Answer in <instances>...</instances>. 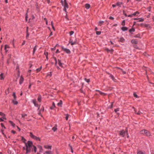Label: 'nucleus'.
<instances>
[{"instance_id": "nucleus-30", "label": "nucleus", "mask_w": 154, "mask_h": 154, "mask_svg": "<svg viewBox=\"0 0 154 154\" xmlns=\"http://www.w3.org/2000/svg\"><path fill=\"white\" fill-rule=\"evenodd\" d=\"M13 96L14 97V99H15V100H16L17 97L15 92H13Z\"/></svg>"}, {"instance_id": "nucleus-11", "label": "nucleus", "mask_w": 154, "mask_h": 154, "mask_svg": "<svg viewBox=\"0 0 154 154\" xmlns=\"http://www.w3.org/2000/svg\"><path fill=\"white\" fill-rule=\"evenodd\" d=\"M137 154H145V152L144 151L139 150L137 151Z\"/></svg>"}, {"instance_id": "nucleus-16", "label": "nucleus", "mask_w": 154, "mask_h": 154, "mask_svg": "<svg viewBox=\"0 0 154 154\" xmlns=\"http://www.w3.org/2000/svg\"><path fill=\"white\" fill-rule=\"evenodd\" d=\"M90 7V5L88 4H86L85 5V7L87 9H88Z\"/></svg>"}, {"instance_id": "nucleus-46", "label": "nucleus", "mask_w": 154, "mask_h": 154, "mask_svg": "<svg viewBox=\"0 0 154 154\" xmlns=\"http://www.w3.org/2000/svg\"><path fill=\"white\" fill-rule=\"evenodd\" d=\"M126 134L127 135V137L128 138V137H129V135H128V130H127V128H126Z\"/></svg>"}, {"instance_id": "nucleus-13", "label": "nucleus", "mask_w": 154, "mask_h": 154, "mask_svg": "<svg viewBox=\"0 0 154 154\" xmlns=\"http://www.w3.org/2000/svg\"><path fill=\"white\" fill-rule=\"evenodd\" d=\"M131 42L132 43L136 44L137 43V41L135 39H133L131 40Z\"/></svg>"}, {"instance_id": "nucleus-25", "label": "nucleus", "mask_w": 154, "mask_h": 154, "mask_svg": "<svg viewBox=\"0 0 154 154\" xmlns=\"http://www.w3.org/2000/svg\"><path fill=\"white\" fill-rule=\"evenodd\" d=\"M41 95H39L38 97V100L39 102H41Z\"/></svg>"}, {"instance_id": "nucleus-21", "label": "nucleus", "mask_w": 154, "mask_h": 154, "mask_svg": "<svg viewBox=\"0 0 154 154\" xmlns=\"http://www.w3.org/2000/svg\"><path fill=\"white\" fill-rule=\"evenodd\" d=\"M45 153L47 154H53L51 151H45Z\"/></svg>"}, {"instance_id": "nucleus-51", "label": "nucleus", "mask_w": 154, "mask_h": 154, "mask_svg": "<svg viewBox=\"0 0 154 154\" xmlns=\"http://www.w3.org/2000/svg\"><path fill=\"white\" fill-rule=\"evenodd\" d=\"M27 115L26 114H22V117H25Z\"/></svg>"}, {"instance_id": "nucleus-60", "label": "nucleus", "mask_w": 154, "mask_h": 154, "mask_svg": "<svg viewBox=\"0 0 154 154\" xmlns=\"http://www.w3.org/2000/svg\"><path fill=\"white\" fill-rule=\"evenodd\" d=\"M100 93L101 95L104 94V95H105L106 94H105L104 93H103L101 91L100 92Z\"/></svg>"}, {"instance_id": "nucleus-27", "label": "nucleus", "mask_w": 154, "mask_h": 154, "mask_svg": "<svg viewBox=\"0 0 154 154\" xmlns=\"http://www.w3.org/2000/svg\"><path fill=\"white\" fill-rule=\"evenodd\" d=\"M140 14V13L138 11H137L135 12L134 14H133L132 15L134 16H135V15H136L137 14Z\"/></svg>"}, {"instance_id": "nucleus-31", "label": "nucleus", "mask_w": 154, "mask_h": 154, "mask_svg": "<svg viewBox=\"0 0 154 154\" xmlns=\"http://www.w3.org/2000/svg\"><path fill=\"white\" fill-rule=\"evenodd\" d=\"M66 116V120H67L68 119V118L69 116V115L67 114H65Z\"/></svg>"}, {"instance_id": "nucleus-7", "label": "nucleus", "mask_w": 154, "mask_h": 154, "mask_svg": "<svg viewBox=\"0 0 154 154\" xmlns=\"http://www.w3.org/2000/svg\"><path fill=\"white\" fill-rule=\"evenodd\" d=\"M24 81V78L22 76H21L19 81V83L20 84H21Z\"/></svg>"}, {"instance_id": "nucleus-17", "label": "nucleus", "mask_w": 154, "mask_h": 154, "mask_svg": "<svg viewBox=\"0 0 154 154\" xmlns=\"http://www.w3.org/2000/svg\"><path fill=\"white\" fill-rule=\"evenodd\" d=\"M133 108L134 109V112H135V113L137 114V115H139L140 114L141 112L140 111H138V112H137L135 110L134 107H133Z\"/></svg>"}, {"instance_id": "nucleus-47", "label": "nucleus", "mask_w": 154, "mask_h": 154, "mask_svg": "<svg viewBox=\"0 0 154 154\" xmlns=\"http://www.w3.org/2000/svg\"><path fill=\"white\" fill-rule=\"evenodd\" d=\"M97 34L99 35L101 34V32L100 31H97L96 32Z\"/></svg>"}, {"instance_id": "nucleus-38", "label": "nucleus", "mask_w": 154, "mask_h": 154, "mask_svg": "<svg viewBox=\"0 0 154 154\" xmlns=\"http://www.w3.org/2000/svg\"><path fill=\"white\" fill-rule=\"evenodd\" d=\"M57 128H56V127H54L52 129V130L54 131H56L57 130Z\"/></svg>"}, {"instance_id": "nucleus-2", "label": "nucleus", "mask_w": 154, "mask_h": 154, "mask_svg": "<svg viewBox=\"0 0 154 154\" xmlns=\"http://www.w3.org/2000/svg\"><path fill=\"white\" fill-rule=\"evenodd\" d=\"M30 136L33 139L36 140H40V139L39 137H38L34 135L31 132L30 133Z\"/></svg>"}, {"instance_id": "nucleus-40", "label": "nucleus", "mask_w": 154, "mask_h": 154, "mask_svg": "<svg viewBox=\"0 0 154 154\" xmlns=\"http://www.w3.org/2000/svg\"><path fill=\"white\" fill-rule=\"evenodd\" d=\"M121 4V3L120 2H118L116 3V5L117 6H120Z\"/></svg>"}, {"instance_id": "nucleus-39", "label": "nucleus", "mask_w": 154, "mask_h": 154, "mask_svg": "<svg viewBox=\"0 0 154 154\" xmlns=\"http://www.w3.org/2000/svg\"><path fill=\"white\" fill-rule=\"evenodd\" d=\"M54 59L55 61V65H56L57 63V58L56 57H54Z\"/></svg>"}, {"instance_id": "nucleus-61", "label": "nucleus", "mask_w": 154, "mask_h": 154, "mask_svg": "<svg viewBox=\"0 0 154 154\" xmlns=\"http://www.w3.org/2000/svg\"><path fill=\"white\" fill-rule=\"evenodd\" d=\"M34 105L35 106H36V107H38V105L37 103H36L35 104H34Z\"/></svg>"}, {"instance_id": "nucleus-1", "label": "nucleus", "mask_w": 154, "mask_h": 154, "mask_svg": "<svg viewBox=\"0 0 154 154\" xmlns=\"http://www.w3.org/2000/svg\"><path fill=\"white\" fill-rule=\"evenodd\" d=\"M26 154L30 152L31 148L33 146V143L32 141H28L27 143H26Z\"/></svg>"}, {"instance_id": "nucleus-36", "label": "nucleus", "mask_w": 154, "mask_h": 154, "mask_svg": "<svg viewBox=\"0 0 154 154\" xmlns=\"http://www.w3.org/2000/svg\"><path fill=\"white\" fill-rule=\"evenodd\" d=\"M138 19L139 20L138 22H143L144 20V19L142 18H139Z\"/></svg>"}, {"instance_id": "nucleus-24", "label": "nucleus", "mask_w": 154, "mask_h": 154, "mask_svg": "<svg viewBox=\"0 0 154 154\" xmlns=\"http://www.w3.org/2000/svg\"><path fill=\"white\" fill-rule=\"evenodd\" d=\"M122 29L123 31H125L128 29V28L125 27H123L122 28Z\"/></svg>"}, {"instance_id": "nucleus-26", "label": "nucleus", "mask_w": 154, "mask_h": 154, "mask_svg": "<svg viewBox=\"0 0 154 154\" xmlns=\"http://www.w3.org/2000/svg\"><path fill=\"white\" fill-rule=\"evenodd\" d=\"M0 79L1 80H3L4 79V77H3V74L2 73L0 75Z\"/></svg>"}, {"instance_id": "nucleus-64", "label": "nucleus", "mask_w": 154, "mask_h": 154, "mask_svg": "<svg viewBox=\"0 0 154 154\" xmlns=\"http://www.w3.org/2000/svg\"><path fill=\"white\" fill-rule=\"evenodd\" d=\"M116 6V5H112V6L113 8H115Z\"/></svg>"}, {"instance_id": "nucleus-56", "label": "nucleus", "mask_w": 154, "mask_h": 154, "mask_svg": "<svg viewBox=\"0 0 154 154\" xmlns=\"http://www.w3.org/2000/svg\"><path fill=\"white\" fill-rule=\"evenodd\" d=\"M109 19L111 20H113L114 19V18L111 16H110L109 17Z\"/></svg>"}, {"instance_id": "nucleus-4", "label": "nucleus", "mask_w": 154, "mask_h": 154, "mask_svg": "<svg viewBox=\"0 0 154 154\" xmlns=\"http://www.w3.org/2000/svg\"><path fill=\"white\" fill-rule=\"evenodd\" d=\"M64 11H66V8H68V5L66 2V0H64Z\"/></svg>"}, {"instance_id": "nucleus-22", "label": "nucleus", "mask_w": 154, "mask_h": 154, "mask_svg": "<svg viewBox=\"0 0 154 154\" xmlns=\"http://www.w3.org/2000/svg\"><path fill=\"white\" fill-rule=\"evenodd\" d=\"M104 23V21H100L98 23V25L100 26H101Z\"/></svg>"}, {"instance_id": "nucleus-9", "label": "nucleus", "mask_w": 154, "mask_h": 154, "mask_svg": "<svg viewBox=\"0 0 154 154\" xmlns=\"http://www.w3.org/2000/svg\"><path fill=\"white\" fill-rule=\"evenodd\" d=\"M44 147L46 149H51L52 146H51L45 145L44 146Z\"/></svg>"}, {"instance_id": "nucleus-14", "label": "nucleus", "mask_w": 154, "mask_h": 154, "mask_svg": "<svg viewBox=\"0 0 154 154\" xmlns=\"http://www.w3.org/2000/svg\"><path fill=\"white\" fill-rule=\"evenodd\" d=\"M69 43L71 44V45H75L76 44V42L75 41L74 42H73L72 41H71V40H70L69 41Z\"/></svg>"}, {"instance_id": "nucleus-44", "label": "nucleus", "mask_w": 154, "mask_h": 154, "mask_svg": "<svg viewBox=\"0 0 154 154\" xmlns=\"http://www.w3.org/2000/svg\"><path fill=\"white\" fill-rule=\"evenodd\" d=\"M122 24L123 26H124L125 24V20H123L122 22Z\"/></svg>"}, {"instance_id": "nucleus-59", "label": "nucleus", "mask_w": 154, "mask_h": 154, "mask_svg": "<svg viewBox=\"0 0 154 154\" xmlns=\"http://www.w3.org/2000/svg\"><path fill=\"white\" fill-rule=\"evenodd\" d=\"M51 75H52L51 73V72H50L49 74H48L47 75V76H51Z\"/></svg>"}, {"instance_id": "nucleus-23", "label": "nucleus", "mask_w": 154, "mask_h": 154, "mask_svg": "<svg viewBox=\"0 0 154 154\" xmlns=\"http://www.w3.org/2000/svg\"><path fill=\"white\" fill-rule=\"evenodd\" d=\"M28 28L27 27V31H26V32H27V34H26V39H28V38L29 35V33L28 32Z\"/></svg>"}, {"instance_id": "nucleus-33", "label": "nucleus", "mask_w": 154, "mask_h": 154, "mask_svg": "<svg viewBox=\"0 0 154 154\" xmlns=\"http://www.w3.org/2000/svg\"><path fill=\"white\" fill-rule=\"evenodd\" d=\"M33 150H34V152H36V150H37V148H36V147L34 145H33Z\"/></svg>"}, {"instance_id": "nucleus-62", "label": "nucleus", "mask_w": 154, "mask_h": 154, "mask_svg": "<svg viewBox=\"0 0 154 154\" xmlns=\"http://www.w3.org/2000/svg\"><path fill=\"white\" fill-rule=\"evenodd\" d=\"M25 42H26L25 41H23V42L22 43V45H24L25 44Z\"/></svg>"}, {"instance_id": "nucleus-12", "label": "nucleus", "mask_w": 154, "mask_h": 154, "mask_svg": "<svg viewBox=\"0 0 154 154\" xmlns=\"http://www.w3.org/2000/svg\"><path fill=\"white\" fill-rule=\"evenodd\" d=\"M63 103V102L61 100H60L59 102L57 103V105L58 106L60 107H62V105Z\"/></svg>"}, {"instance_id": "nucleus-32", "label": "nucleus", "mask_w": 154, "mask_h": 154, "mask_svg": "<svg viewBox=\"0 0 154 154\" xmlns=\"http://www.w3.org/2000/svg\"><path fill=\"white\" fill-rule=\"evenodd\" d=\"M44 54L45 55L47 59L48 60V52H45L44 53Z\"/></svg>"}, {"instance_id": "nucleus-41", "label": "nucleus", "mask_w": 154, "mask_h": 154, "mask_svg": "<svg viewBox=\"0 0 154 154\" xmlns=\"http://www.w3.org/2000/svg\"><path fill=\"white\" fill-rule=\"evenodd\" d=\"M42 69V67L41 66L40 68L37 69L36 70L37 72H39Z\"/></svg>"}, {"instance_id": "nucleus-55", "label": "nucleus", "mask_w": 154, "mask_h": 154, "mask_svg": "<svg viewBox=\"0 0 154 154\" xmlns=\"http://www.w3.org/2000/svg\"><path fill=\"white\" fill-rule=\"evenodd\" d=\"M151 154H154V151L153 150H151Z\"/></svg>"}, {"instance_id": "nucleus-15", "label": "nucleus", "mask_w": 154, "mask_h": 154, "mask_svg": "<svg viewBox=\"0 0 154 154\" xmlns=\"http://www.w3.org/2000/svg\"><path fill=\"white\" fill-rule=\"evenodd\" d=\"M58 64L61 67H63V66L62 65V63H61V61L60 60H58Z\"/></svg>"}, {"instance_id": "nucleus-58", "label": "nucleus", "mask_w": 154, "mask_h": 154, "mask_svg": "<svg viewBox=\"0 0 154 154\" xmlns=\"http://www.w3.org/2000/svg\"><path fill=\"white\" fill-rule=\"evenodd\" d=\"M133 16V15H132V14H131L129 15H128V17H132Z\"/></svg>"}, {"instance_id": "nucleus-49", "label": "nucleus", "mask_w": 154, "mask_h": 154, "mask_svg": "<svg viewBox=\"0 0 154 154\" xmlns=\"http://www.w3.org/2000/svg\"><path fill=\"white\" fill-rule=\"evenodd\" d=\"M0 115L1 116H5L4 113L1 112H0Z\"/></svg>"}, {"instance_id": "nucleus-6", "label": "nucleus", "mask_w": 154, "mask_h": 154, "mask_svg": "<svg viewBox=\"0 0 154 154\" xmlns=\"http://www.w3.org/2000/svg\"><path fill=\"white\" fill-rule=\"evenodd\" d=\"M10 47L9 45H6L5 46V50L6 53H7L8 51V49Z\"/></svg>"}, {"instance_id": "nucleus-10", "label": "nucleus", "mask_w": 154, "mask_h": 154, "mask_svg": "<svg viewBox=\"0 0 154 154\" xmlns=\"http://www.w3.org/2000/svg\"><path fill=\"white\" fill-rule=\"evenodd\" d=\"M145 134L147 136H149L151 135L150 132L146 130Z\"/></svg>"}, {"instance_id": "nucleus-53", "label": "nucleus", "mask_w": 154, "mask_h": 154, "mask_svg": "<svg viewBox=\"0 0 154 154\" xmlns=\"http://www.w3.org/2000/svg\"><path fill=\"white\" fill-rule=\"evenodd\" d=\"M1 125L2 127H3V128H5V127L4 126V124L3 123H1Z\"/></svg>"}, {"instance_id": "nucleus-19", "label": "nucleus", "mask_w": 154, "mask_h": 154, "mask_svg": "<svg viewBox=\"0 0 154 154\" xmlns=\"http://www.w3.org/2000/svg\"><path fill=\"white\" fill-rule=\"evenodd\" d=\"M25 143V144H26V143H26V140L23 137H22V139H21Z\"/></svg>"}, {"instance_id": "nucleus-3", "label": "nucleus", "mask_w": 154, "mask_h": 154, "mask_svg": "<svg viewBox=\"0 0 154 154\" xmlns=\"http://www.w3.org/2000/svg\"><path fill=\"white\" fill-rule=\"evenodd\" d=\"M126 133V129L125 131L122 130L120 131L119 134L122 137H124Z\"/></svg>"}, {"instance_id": "nucleus-50", "label": "nucleus", "mask_w": 154, "mask_h": 154, "mask_svg": "<svg viewBox=\"0 0 154 154\" xmlns=\"http://www.w3.org/2000/svg\"><path fill=\"white\" fill-rule=\"evenodd\" d=\"M38 148L40 149V150H42V147L41 146H38Z\"/></svg>"}, {"instance_id": "nucleus-42", "label": "nucleus", "mask_w": 154, "mask_h": 154, "mask_svg": "<svg viewBox=\"0 0 154 154\" xmlns=\"http://www.w3.org/2000/svg\"><path fill=\"white\" fill-rule=\"evenodd\" d=\"M114 111H115V112L117 113V114H118V113H117V112L119 111V108H117V109H115Z\"/></svg>"}, {"instance_id": "nucleus-28", "label": "nucleus", "mask_w": 154, "mask_h": 154, "mask_svg": "<svg viewBox=\"0 0 154 154\" xmlns=\"http://www.w3.org/2000/svg\"><path fill=\"white\" fill-rule=\"evenodd\" d=\"M10 124L13 126L14 127L15 126V124L11 121H9Z\"/></svg>"}, {"instance_id": "nucleus-29", "label": "nucleus", "mask_w": 154, "mask_h": 154, "mask_svg": "<svg viewBox=\"0 0 154 154\" xmlns=\"http://www.w3.org/2000/svg\"><path fill=\"white\" fill-rule=\"evenodd\" d=\"M6 119V118L5 116H3L2 118H0V122H2L3 121V119Z\"/></svg>"}, {"instance_id": "nucleus-54", "label": "nucleus", "mask_w": 154, "mask_h": 154, "mask_svg": "<svg viewBox=\"0 0 154 154\" xmlns=\"http://www.w3.org/2000/svg\"><path fill=\"white\" fill-rule=\"evenodd\" d=\"M33 104H35L36 103V100H33Z\"/></svg>"}, {"instance_id": "nucleus-20", "label": "nucleus", "mask_w": 154, "mask_h": 154, "mask_svg": "<svg viewBox=\"0 0 154 154\" xmlns=\"http://www.w3.org/2000/svg\"><path fill=\"white\" fill-rule=\"evenodd\" d=\"M146 130H143L140 131V133L142 134H145V132L146 131Z\"/></svg>"}, {"instance_id": "nucleus-5", "label": "nucleus", "mask_w": 154, "mask_h": 154, "mask_svg": "<svg viewBox=\"0 0 154 154\" xmlns=\"http://www.w3.org/2000/svg\"><path fill=\"white\" fill-rule=\"evenodd\" d=\"M62 49L63 51H65L66 53L67 54H70V51L69 49H67L66 48H64L63 47L62 48Z\"/></svg>"}, {"instance_id": "nucleus-43", "label": "nucleus", "mask_w": 154, "mask_h": 154, "mask_svg": "<svg viewBox=\"0 0 154 154\" xmlns=\"http://www.w3.org/2000/svg\"><path fill=\"white\" fill-rule=\"evenodd\" d=\"M69 146H70V148L71 152H73V150H72V146H71L70 145V144H69Z\"/></svg>"}, {"instance_id": "nucleus-8", "label": "nucleus", "mask_w": 154, "mask_h": 154, "mask_svg": "<svg viewBox=\"0 0 154 154\" xmlns=\"http://www.w3.org/2000/svg\"><path fill=\"white\" fill-rule=\"evenodd\" d=\"M125 41V39L123 37H121L119 38L118 42H124Z\"/></svg>"}, {"instance_id": "nucleus-57", "label": "nucleus", "mask_w": 154, "mask_h": 154, "mask_svg": "<svg viewBox=\"0 0 154 154\" xmlns=\"http://www.w3.org/2000/svg\"><path fill=\"white\" fill-rule=\"evenodd\" d=\"M11 132L13 134H14L16 133V131H14L12 130L11 131Z\"/></svg>"}, {"instance_id": "nucleus-63", "label": "nucleus", "mask_w": 154, "mask_h": 154, "mask_svg": "<svg viewBox=\"0 0 154 154\" xmlns=\"http://www.w3.org/2000/svg\"><path fill=\"white\" fill-rule=\"evenodd\" d=\"M114 51V50L112 49H111V50H110V51L112 53Z\"/></svg>"}, {"instance_id": "nucleus-37", "label": "nucleus", "mask_w": 154, "mask_h": 154, "mask_svg": "<svg viewBox=\"0 0 154 154\" xmlns=\"http://www.w3.org/2000/svg\"><path fill=\"white\" fill-rule=\"evenodd\" d=\"M134 96L136 97V98H139V97L137 96V94L136 93H134L133 94Z\"/></svg>"}, {"instance_id": "nucleus-34", "label": "nucleus", "mask_w": 154, "mask_h": 154, "mask_svg": "<svg viewBox=\"0 0 154 154\" xmlns=\"http://www.w3.org/2000/svg\"><path fill=\"white\" fill-rule=\"evenodd\" d=\"M37 50V48H36V45L35 47L34 48V49H33V54H34V53H35V51H36V50Z\"/></svg>"}, {"instance_id": "nucleus-18", "label": "nucleus", "mask_w": 154, "mask_h": 154, "mask_svg": "<svg viewBox=\"0 0 154 154\" xmlns=\"http://www.w3.org/2000/svg\"><path fill=\"white\" fill-rule=\"evenodd\" d=\"M16 100L15 99H14L12 100V102L14 104L17 105L18 103V102L16 101Z\"/></svg>"}, {"instance_id": "nucleus-52", "label": "nucleus", "mask_w": 154, "mask_h": 154, "mask_svg": "<svg viewBox=\"0 0 154 154\" xmlns=\"http://www.w3.org/2000/svg\"><path fill=\"white\" fill-rule=\"evenodd\" d=\"M85 80L86 81V82H90V79H85Z\"/></svg>"}, {"instance_id": "nucleus-48", "label": "nucleus", "mask_w": 154, "mask_h": 154, "mask_svg": "<svg viewBox=\"0 0 154 154\" xmlns=\"http://www.w3.org/2000/svg\"><path fill=\"white\" fill-rule=\"evenodd\" d=\"M74 33V32L73 31H71L69 33V34L70 35H72Z\"/></svg>"}, {"instance_id": "nucleus-35", "label": "nucleus", "mask_w": 154, "mask_h": 154, "mask_svg": "<svg viewBox=\"0 0 154 154\" xmlns=\"http://www.w3.org/2000/svg\"><path fill=\"white\" fill-rule=\"evenodd\" d=\"M135 31V29L134 28H132L131 29H130L129 31L130 32H134Z\"/></svg>"}, {"instance_id": "nucleus-45", "label": "nucleus", "mask_w": 154, "mask_h": 154, "mask_svg": "<svg viewBox=\"0 0 154 154\" xmlns=\"http://www.w3.org/2000/svg\"><path fill=\"white\" fill-rule=\"evenodd\" d=\"M1 131L2 133V134L5 136V134L4 133V130L2 129L1 130Z\"/></svg>"}]
</instances>
